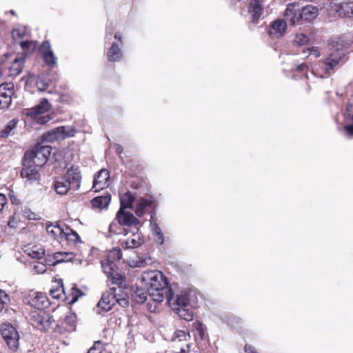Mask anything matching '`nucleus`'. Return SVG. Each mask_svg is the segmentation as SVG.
Here are the masks:
<instances>
[{
    "label": "nucleus",
    "mask_w": 353,
    "mask_h": 353,
    "mask_svg": "<svg viewBox=\"0 0 353 353\" xmlns=\"http://www.w3.org/2000/svg\"><path fill=\"white\" fill-rule=\"evenodd\" d=\"M165 290L167 301L181 319L187 321L193 319V309L197 305L196 292L193 289L181 291L175 294L172 288H148L150 296L156 302L163 301V290Z\"/></svg>",
    "instance_id": "f257e3e1"
},
{
    "label": "nucleus",
    "mask_w": 353,
    "mask_h": 353,
    "mask_svg": "<svg viewBox=\"0 0 353 353\" xmlns=\"http://www.w3.org/2000/svg\"><path fill=\"white\" fill-rule=\"evenodd\" d=\"M345 61V53L343 50L337 49L330 53L325 59L320 60L314 66L313 72L322 78L332 75Z\"/></svg>",
    "instance_id": "f03ea898"
},
{
    "label": "nucleus",
    "mask_w": 353,
    "mask_h": 353,
    "mask_svg": "<svg viewBox=\"0 0 353 353\" xmlns=\"http://www.w3.org/2000/svg\"><path fill=\"white\" fill-rule=\"evenodd\" d=\"M81 176L78 168L72 167L54 182V189L59 194H65L70 189L78 190L81 185Z\"/></svg>",
    "instance_id": "7ed1b4c3"
},
{
    "label": "nucleus",
    "mask_w": 353,
    "mask_h": 353,
    "mask_svg": "<svg viewBox=\"0 0 353 353\" xmlns=\"http://www.w3.org/2000/svg\"><path fill=\"white\" fill-rule=\"evenodd\" d=\"M51 108V104L46 99L32 108H27L23 111V115L34 120L37 123L44 125L52 119V116L47 113Z\"/></svg>",
    "instance_id": "20e7f679"
},
{
    "label": "nucleus",
    "mask_w": 353,
    "mask_h": 353,
    "mask_svg": "<svg viewBox=\"0 0 353 353\" xmlns=\"http://www.w3.org/2000/svg\"><path fill=\"white\" fill-rule=\"evenodd\" d=\"M51 147L38 143L32 150L26 151L24 158L33 163V164L42 167L47 162L51 154Z\"/></svg>",
    "instance_id": "39448f33"
},
{
    "label": "nucleus",
    "mask_w": 353,
    "mask_h": 353,
    "mask_svg": "<svg viewBox=\"0 0 353 353\" xmlns=\"http://www.w3.org/2000/svg\"><path fill=\"white\" fill-rule=\"evenodd\" d=\"M190 338L189 332L181 330H176L170 340L172 353H189L191 347L189 343Z\"/></svg>",
    "instance_id": "423d86ee"
},
{
    "label": "nucleus",
    "mask_w": 353,
    "mask_h": 353,
    "mask_svg": "<svg viewBox=\"0 0 353 353\" xmlns=\"http://www.w3.org/2000/svg\"><path fill=\"white\" fill-rule=\"evenodd\" d=\"M141 282L148 287H169L168 279L159 270L144 272L141 276Z\"/></svg>",
    "instance_id": "0eeeda50"
},
{
    "label": "nucleus",
    "mask_w": 353,
    "mask_h": 353,
    "mask_svg": "<svg viewBox=\"0 0 353 353\" xmlns=\"http://www.w3.org/2000/svg\"><path fill=\"white\" fill-rule=\"evenodd\" d=\"M50 294L54 299H63L70 305L74 304L83 295L79 288H52Z\"/></svg>",
    "instance_id": "6e6552de"
},
{
    "label": "nucleus",
    "mask_w": 353,
    "mask_h": 353,
    "mask_svg": "<svg viewBox=\"0 0 353 353\" xmlns=\"http://www.w3.org/2000/svg\"><path fill=\"white\" fill-rule=\"evenodd\" d=\"M101 268L112 284L121 287V285L125 282V277L119 272L114 263L105 259L101 261Z\"/></svg>",
    "instance_id": "1a4fd4ad"
},
{
    "label": "nucleus",
    "mask_w": 353,
    "mask_h": 353,
    "mask_svg": "<svg viewBox=\"0 0 353 353\" xmlns=\"http://www.w3.org/2000/svg\"><path fill=\"white\" fill-rule=\"evenodd\" d=\"M0 331L9 348L17 350L19 344V335L15 327L10 323H3Z\"/></svg>",
    "instance_id": "9d476101"
},
{
    "label": "nucleus",
    "mask_w": 353,
    "mask_h": 353,
    "mask_svg": "<svg viewBox=\"0 0 353 353\" xmlns=\"http://www.w3.org/2000/svg\"><path fill=\"white\" fill-rule=\"evenodd\" d=\"M114 39V41L111 44V46L108 48L106 53L107 59L110 62L119 61L123 57L121 50L123 42L121 34L118 32L115 33Z\"/></svg>",
    "instance_id": "9b49d317"
},
{
    "label": "nucleus",
    "mask_w": 353,
    "mask_h": 353,
    "mask_svg": "<svg viewBox=\"0 0 353 353\" xmlns=\"http://www.w3.org/2000/svg\"><path fill=\"white\" fill-rule=\"evenodd\" d=\"M23 166L21 171V176L23 179H26V182L32 183L39 179V168L37 166L26 158H23Z\"/></svg>",
    "instance_id": "f8f14e48"
},
{
    "label": "nucleus",
    "mask_w": 353,
    "mask_h": 353,
    "mask_svg": "<svg viewBox=\"0 0 353 353\" xmlns=\"http://www.w3.org/2000/svg\"><path fill=\"white\" fill-rule=\"evenodd\" d=\"M14 94V86L12 83H4L0 85L1 109H7L12 103Z\"/></svg>",
    "instance_id": "ddd939ff"
},
{
    "label": "nucleus",
    "mask_w": 353,
    "mask_h": 353,
    "mask_svg": "<svg viewBox=\"0 0 353 353\" xmlns=\"http://www.w3.org/2000/svg\"><path fill=\"white\" fill-rule=\"evenodd\" d=\"M285 19L291 26L301 24L303 19L301 18V9L296 2L288 5L285 10Z\"/></svg>",
    "instance_id": "4468645a"
},
{
    "label": "nucleus",
    "mask_w": 353,
    "mask_h": 353,
    "mask_svg": "<svg viewBox=\"0 0 353 353\" xmlns=\"http://www.w3.org/2000/svg\"><path fill=\"white\" fill-rule=\"evenodd\" d=\"M27 303L38 310H41L48 305V299L46 294L30 290L27 297Z\"/></svg>",
    "instance_id": "2eb2a0df"
},
{
    "label": "nucleus",
    "mask_w": 353,
    "mask_h": 353,
    "mask_svg": "<svg viewBox=\"0 0 353 353\" xmlns=\"http://www.w3.org/2000/svg\"><path fill=\"white\" fill-rule=\"evenodd\" d=\"M39 52L46 64L50 68L56 65L57 57L54 54L49 41H45L42 43L39 48Z\"/></svg>",
    "instance_id": "dca6fc26"
},
{
    "label": "nucleus",
    "mask_w": 353,
    "mask_h": 353,
    "mask_svg": "<svg viewBox=\"0 0 353 353\" xmlns=\"http://www.w3.org/2000/svg\"><path fill=\"white\" fill-rule=\"evenodd\" d=\"M116 220L122 225L137 227L139 221L131 212L119 209L116 215Z\"/></svg>",
    "instance_id": "f3484780"
},
{
    "label": "nucleus",
    "mask_w": 353,
    "mask_h": 353,
    "mask_svg": "<svg viewBox=\"0 0 353 353\" xmlns=\"http://www.w3.org/2000/svg\"><path fill=\"white\" fill-rule=\"evenodd\" d=\"M286 28V20L278 19L271 23L268 32L270 36L278 39L284 35Z\"/></svg>",
    "instance_id": "a211bd4d"
},
{
    "label": "nucleus",
    "mask_w": 353,
    "mask_h": 353,
    "mask_svg": "<svg viewBox=\"0 0 353 353\" xmlns=\"http://www.w3.org/2000/svg\"><path fill=\"white\" fill-rule=\"evenodd\" d=\"M110 174L105 169H102L95 175L92 188L97 192L108 186Z\"/></svg>",
    "instance_id": "6ab92c4d"
},
{
    "label": "nucleus",
    "mask_w": 353,
    "mask_h": 353,
    "mask_svg": "<svg viewBox=\"0 0 353 353\" xmlns=\"http://www.w3.org/2000/svg\"><path fill=\"white\" fill-rule=\"evenodd\" d=\"M26 54L16 56L12 61L10 65L8 67V75L10 77H17L19 75L24 66L26 61Z\"/></svg>",
    "instance_id": "aec40b11"
},
{
    "label": "nucleus",
    "mask_w": 353,
    "mask_h": 353,
    "mask_svg": "<svg viewBox=\"0 0 353 353\" xmlns=\"http://www.w3.org/2000/svg\"><path fill=\"white\" fill-rule=\"evenodd\" d=\"M135 231L132 232V234L128 239L121 241V245L123 248L126 249H132L138 248L140 246L143 241L141 236V234L139 233V229L137 227L134 228Z\"/></svg>",
    "instance_id": "412c9836"
},
{
    "label": "nucleus",
    "mask_w": 353,
    "mask_h": 353,
    "mask_svg": "<svg viewBox=\"0 0 353 353\" xmlns=\"http://www.w3.org/2000/svg\"><path fill=\"white\" fill-rule=\"evenodd\" d=\"M114 304V295L110 292H107L101 296L97 304V312L99 314L101 312H108L112 309Z\"/></svg>",
    "instance_id": "4be33fe9"
},
{
    "label": "nucleus",
    "mask_w": 353,
    "mask_h": 353,
    "mask_svg": "<svg viewBox=\"0 0 353 353\" xmlns=\"http://www.w3.org/2000/svg\"><path fill=\"white\" fill-rule=\"evenodd\" d=\"M30 320L32 325L38 329H44L48 325V315L41 310L33 312Z\"/></svg>",
    "instance_id": "5701e85b"
},
{
    "label": "nucleus",
    "mask_w": 353,
    "mask_h": 353,
    "mask_svg": "<svg viewBox=\"0 0 353 353\" xmlns=\"http://www.w3.org/2000/svg\"><path fill=\"white\" fill-rule=\"evenodd\" d=\"M332 10H334L340 17H353V1H344L340 4H338L336 7H334Z\"/></svg>",
    "instance_id": "b1692460"
},
{
    "label": "nucleus",
    "mask_w": 353,
    "mask_h": 353,
    "mask_svg": "<svg viewBox=\"0 0 353 353\" xmlns=\"http://www.w3.org/2000/svg\"><path fill=\"white\" fill-rule=\"evenodd\" d=\"M265 0H252L249 11L252 14V21L256 22L263 12Z\"/></svg>",
    "instance_id": "393cba45"
},
{
    "label": "nucleus",
    "mask_w": 353,
    "mask_h": 353,
    "mask_svg": "<svg viewBox=\"0 0 353 353\" xmlns=\"http://www.w3.org/2000/svg\"><path fill=\"white\" fill-rule=\"evenodd\" d=\"M157 205L152 200L141 198L137 201L135 214L137 216L141 217L145 213L148 208H156Z\"/></svg>",
    "instance_id": "a878e982"
},
{
    "label": "nucleus",
    "mask_w": 353,
    "mask_h": 353,
    "mask_svg": "<svg viewBox=\"0 0 353 353\" xmlns=\"http://www.w3.org/2000/svg\"><path fill=\"white\" fill-rule=\"evenodd\" d=\"M318 16V9L312 5H307L301 9V18L304 21H310Z\"/></svg>",
    "instance_id": "bb28decb"
},
{
    "label": "nucleus",
    "mask_w": 353,
    "mask_h": 353,
    "mask_svg": "<svg viewBox=\"0 0 353 353\" xmlns=\"http://www.w3.org/2000/svg\"><path fill=\"white\" fill-rule=\"evenodd\" d=\"M64 130L63 126L57 127L43 135V139L46 141L54 142L58 140L64 139L63 137V132Z\"/></svg>",
    "instance_id": "cd10ccee"
},
{
    "label": "nucleus",
    "mask_w": 353,
    "mask_h": 353,
    "mask_svg": "<svg viewBox=\"0 0 353 353\" xmlns=\"http://www.w3.org/2000/svg\"><path fill=\"white\" fill-rule=\"evenodd\" d=\"M46 231L48 234L52 236L54 239H59L62 237L64 234L65 236H68L69 233L68 232H65L63 228H61L59 225L53 224V223H48L46 225Z\"/></svg>",
    "instance_id": "c85d7f7f"
},
{
    "label": "nucleus",
    "mask_w": 353,
    "mask_h": 353,
    "mask_svg": "<svg viewBox=\"0 0 353 353\" xmlns=\"http://www.w3.org/2000/svg\"><path fill=\"white\" fill-rule=\"evenodd\" d=\"M152 219H153V215H151L150 227H151V230H152V234L154 236L156 243L159 245H163L165 241L164 235H163L160 227L159 226L158 223L152 221Z\"/></svg>",
    "instance_id": "c756f323"
},
{
    "label": "nucleus",
    "mask_w": 353,
    "mask_h": 353,
    "mask_svg": "<svg viewBox=\"0 0 353 353\" xmlns=\"http://www.w3.org/2000/svg\"><path fill=\"white\" fill-rule=\"evenodd\" d=\"M111 196L109 194L97 196L92 200V204L96 208H107L110 203Z\"/></svg>",
    "instance_id": "7c9ffc66"
},
{
    "label": "nucleus",
    "mask_w": 353,
    "mask_h": 353,
    "mask_svg": "<svg viewBox=\"0 0 353 353\" xmlns=\"http://www.w3.org/2000/svg\"><path fill=\"white\" fill-rule=\"evenodd\" d=\"M52 79L49 77L48 74H40L36 81V85L38 88V90L40 92H43L47 89V88L52 83Z\"/></svg>",
    "instance_id": "2f4dec72"
},
{
    "label": "nucleus",
    "mask_w": 353,
    "mask_h": 353,
    "mask_svg": "<svg viewBox=\"0 0 353 353\" xmlns=\"http://www.w3.org/2000/svg\"><path fill=\"white\" fill-rule=\"evenodd\" d=\"M134 199V196L130 192H127L120 198L121 206L119 209H132Z\"/></svg>",
    "instance_id": "473e14b6"
},
{
    "label": "nucleus",
    "mask_w": 353,
    "mask_h": 353,
    "mask_svg": "<svg viewBox=\"0 0 353 353\" xmlns=\"http://www.w3.org/2000/svg\"><path fill=\"white\" fill-rule=\"evenodd\" d=\"M122 226L123 225L116 219L113 221L109 225V236L111 237L114 235H119L121 234H124L125 235L128 234L127 230L123 228Z\"/></svg>",
    "instance_id": "72a5a7b5"
},
{
    "label": "nucleus",
    "mask_w": 353,
    "mask_h": 353,
    "mask_svg": "<svg viewBox=\"0 0 353 353\" xmlns=\"http://www.w3.org/2000/svg\"><path fill=\"white\" fill-rule=\"evenodd\" d=\"M75 255L73 252H59L54 254L55 262L54 263H60L63 262L72 261Z\"/></svg>",
    "instance_id": "f704fd0d"
},
{
    "label": "nucleus",
    "mask_w": 353,
    "mask_h": 353,
    "mask_svg": "<svg viewBox=\"0 0 353 353\" xmlns=\"http://www.w3.org/2000/svg\"><path fill=\"white\" fill-rule=\"evenodd\" d=\"M18 123V119H13L8 122L4 128L0 132V137L6 138L12 134V131L16 128Z\"/></svg>",
    "instance_id": "c9c22d12"
},
{
    "label": "nucleus",
    "mask_w": 353,
    "mask_h": 353,
    "mask_svg": "<svg viewBox=\"0 0 353 353\" xmlns=\"http://www.w3.org/2000/svg\"><path fill=\"white\" fill-rule=\"evenodd\" d=\"M28 254L32 259H41L45 254V250L41 247L34 246L27 250Z\"/></svg>",
    "instance_id": "e433bc0d"
},
{
    "label": "nucleus",
    "mask_w": 353,
    "mask_h": 353,
    "mask_svg": "<svg viewBox=\"0 0 353 353\" xmlns=\"http://www.w3.org/2000/svg\"><path fill=\"white\" fill-rule=\"evenodd\" d=\"M77 316L71 311L68 312L64 318V323L68 326V330H74L76 326Z\"/></svg>",
    "instance_id": "4c0bfd02"
},
{
    "label": "nucleus",
    "mask_w": 353,
    "mask_h": 353,
    "mask_svg": "<svg viewBox=\"0 0 353 353\" xmlns=\"http://www.w3.org/2000/svg\"><path fill=\"white\" fill-rule=\"evenodd\" d=\"M134 300L139 303H143L147 299L148 288H135Z\"/></svg>",
    "instance_id": "58836bf2"
},
{
    "label": "nucleus",
    "mask_w": 353,
    "mask_h": 353,
    "mask_svg": "<svg viewBox=\"0 0 353 353\" xmlns=\"http://www.w3.org/2000/svg\"><path fill=\"white\" fill-rule=\"evenodd\" d=\"M122 258L121 250L119 248H113L108 254L106 260L115 263V261L121 260Z\"/></svg>",
    "instance_id": "ea45409f"
},
{
    "label": "nucleus",
    "mask_w": 353,
    "mask_h": 353,
    "mask_svg": "<svg viewBox=\"0 0 353 353\" xmlns=\"http://www.w3.org/2000/svg\"><path fill=\"white\" fill-rule=\"evenodd\" d=\"M12 35L16 42H19L26 35V29L23 27L17 28L12 30Z\"/></svg>",
    "instance_id": "a19ab883"
},
{
    "label": "nucleus",
    "mask_w": 353,
    "mask_h": 353,
    "mask_svg": "<svg viewBox=\"0 0 353 353\" xmlns=\"http://www.w3.org/2000/svg\"><path fill=\"white\" fill-rule=\"evenodd\" d=\"M309 37L304 33H299L296 35L294 42L297 46H303L308 43Z\"/></svg>",
    "instance_id": "79ce46f5"
},
{
    "label": "nucleus",
    "mask_w": 353,
    "mask_h": 353,
    "mask_svg": "<svg viewBox=\"0 0 353 353\" xmlns=\"http://www.w3.org/2000/svg\"><path fill=\"white\" fill-rule=\"evenodd\" d=\"M122 298H119L118 295H114V302H117L121 307H125L129 304V297L127 294H123Z\"/></svg>",
    "instance_id": "37998d69"
},
{
    "label": "nucleus",
    "mask_w": 353,
    "mask_h": 353,
    "mask_svg": "<svg viewBox=\"0 0 353 353\" xmlns=\"http://www.w3.org/2000/svg\"><path fill=\"white\" fill-rule=\"evenodd\" d=\"M344 117L347 122L353 123V101L347 105Z\"/></svg>",
    "instance_id": "c03bdc74"
},
{
    "label": "nucleus",
    "mask_w": 353,
    "mask_h": 353,
    "mask_svg": "<svg viewBox=\"0 0 353 353\" xmlns=\"http://www.w3.org/2000/svg\"><path fill=\"white\" fill-rule=\"evenodd\" d=\"M64 132H63V137L64 139L66 138L73 137L77 132V130L72 126H63Z\"/></svg>",
    "instance_id": "a18cd8bd"
},
{
    "label": "nucleus",
    "mask_w": 353,
    "mask_h": 353,
    "mask_svg": "<svg viewBox=\"0 0 353 353\" xmlns=\"http://www.w3.org/2000/svg\"><path fill=\"white\" fill-rule=\"evenodd\" d=\"M32 269L38 274H43L46 271L47 266L43 263L37 261L33 265Z\"/></svg>",
    "instance_id": "49530a36"
},
{
    "label": "nucleus",
    "mask_w": 353,
    "mask_h": 353,
    "mask_svg": "<svg viewBox=\"0 0 353 353\" xmlns=\"http://www.w3.org/2000/svg\"><path fill=\"white\" fill-rule=\"evenodd\" d=\"M193 325H194L195 330L197 331L199 335L200 336V337L202 339H203L204 337L205 336V327H204L203 325L202 324V323H201L199 321H196Z\"/></svg>",
    "instance_id": "de8ad7c7"
},
{
    "label": "nucleus",
    "mask_w": 353,
    "mask_h": 353,
    "mask_svg": "<svg viewBox=\"0 0 353 353\" xmlns=\"http://www.w3.org/2000/svg\"><path fill=\"white\" fill-rule=\"evenodd\" d=\"M8 301V294L0 288V312L3 310L4 304Z\"/></svg>",
    "instance_id": "09e8293b"
},
{
    "label": "nucleus",
    "mask_w": 353,
    "mask_h": 353,
    "mask_svg": "<svg viewBox=\"0 0 353 353\" xmlns=\"http://www.w3.org/2000/svg\"><path fill=\"white\" fill-rule=\"evenodd\" d=\"M344 130L346 132V134L351 137V138H353V123L352 124H349V125H346L345 127H344Z\"/></svg>",
    "instance_id": "8fccbe9b"
},
{
    "label": "nucleus",
    "mask_w": 353,
    "mask_h": 353,
    "mask_svg": "<svg viewBox=\"0 0 353 353\" xmlns=\"http://www.w3.org/2000/svg\"><path fill=\"white\" fill-rule=\"evenodd\" d=\"M121 290L122 288H110V293H112V295H118L119 298H122V295L126 293Z\"/></svg>",
    "instance_id": "3c124183"
},
{
    "label": "nucleus",
    "mask_w": 353,
    "mask_h": 353,
    "mask_svg": "<svg viewBox=\"0 0 353 353\" xmlns=\"http://www.w3.org/2000/svg\"><path fill=\"white\" fill-rule=\"evenodd\" d=\"M244 351L245 353H258L256 348L250 344H245L244 347Z\"/></svg>",
    "instance_id": "603ef678"
},
{
    "label": "nucleus",
    "mask_w": 353,
    "mask_h": 353,
    "mask_svg": "<svg viewBox=\"0 0 353 353\" xmlns=\"http://www.w3.org/2000/svg\"><path fill=\"white\" fill-rule=\"evenodd\" d=\"M310 51V54L314 55L315 57H319L321 55L320 51L317 47H312L311 48H308Z\"/></svg>",
    "instance_id": "864d4df0"
},
{
    "label": "nucleus",
    "mask_w": 353,
    "mask_h": 353,
    "mask_svg": "<svg viewBox=\"0 0 353 353\" xmlns=\"http://www.w3.org/2000/svg\"><path fill=\"white\" fill-rule=\"evenodd\" d=\"M6 203V198L4 194H0V212L3 209L4 205Z\"/></svg>",
    "instance_id": "5fc2aeb1"
},
{
    "label": "nucleus",
    "mask_w": 353,
    "mask_h": 353,
    "mask_svg": "<svg viewBox=\"0 0 353 353\" xmlns=\"http://www.w3.org/2000/svg\"><path fill=\"white\" fill-rule=\"evenodd\" d=\"M113 34L112 28L110 27H107L105 32V39L106 41L111 39L112 35Z\"/></svg>",
    "instance_id": "6e6d98bb"
},
{
    "label": "nucleus",
    "mask_w": 353,
    "mask_h": 353,
    "mask_svg": "<svg viewBox=\"0 0 353 353\" xmlns=\"http://www.w3.org/2000/svg\"><path fill=\"white\" fill-rule=\"evenodd\" d=\"M296 70L298 72H304L305 71L307 70V65L305 63H301V64H299V65H298L296 66Z\"/></svg>",
    "instance_id": "4d7b16f0"
},
{
    "label": "nucleus",
    "mask_w": 353,
    "mask_h": 353,
    "mask_svg": "<svg viewBox=\"0 0 353 353\" xmlns=\"http://www.w3.org/2000/svg\"><path fill=\"white\" fill-rule=\"evenodd\" d=\"M21 46L23 49H26L29 48L30 42L26 41H21L20 42Z\"/></svg>",
    "instance_id": "13d9d810"
},
{
    "label": "nucleus",
    "mask_w": 353,
    "mask_h": 353,
    "mask_svg": "<svg viewBox=\"0 0 353 353\" xmlns=\"http://www.w3.org/2000/svg\"><path fill=\"white\" fill-rule=\"evenodd\" d=\"M88 353H101V352L100 350L94 346L88 350Z\"/></svg>",
    "instance_id": "bf43d9fd"
},
{
    "label": "nucleus",
    "mask_w": 353,
    "mask_h": 353,
    "mask_svg": "<svg viewBox=\"0 0 353 353\" xmlns=\"http://www.w3.org/2000/svg\"><path fill=\"white\" fill-rule=\"evenodd\" d=\"M115 152L119 154H121L123 152V147L120 145H116Z\"/></svg>",
    "instance_id": "052dcab7"
},
{
    "label": "nucleus",
    "mask_w": 353,
    "mask_h": 353,
    "mask_svg": "<svg viewBox=\"0 0 353 353\" xmlns=\"http://www.w3.org/2000/svg\"><path fill=\"white\" fill-rule=\"evenodd\" d=\"M67 230H69L70 232H71L72 235H73L75 237L76 241H78L79 240L80 237L76 232L72 231V230H70L69 228H67Z\"/></svg>",
    "instance_id": "680f3d73"
},
{
    "label": "nucleus",
    "mask_w": 353,
    "mask_h": 353,
    "mask_svg": "<svg viewBox=\"0 0 353 353\" xmlns=\"http://www.w3.org/2000/svg\"><path fill=\"white\" fill-rule=\"evenodd\" d=\"M34 79V76L32 75V74H30L29 75V78L28 79V81L29 82H32L33 81V79Z\"/></svg>",
    "instance_id": "e2e57ef3"
},
{
    "label": "nucleus",
    "mask_w": 353,
    "mask_h": 353,
    "mask_svg": "<svg viewBox=\"0 0 353 353\" xmlns=\"http://www.w3.org/2000/svg\"><path fill=\"white\" fill-rule=\"evenodd\" d=\"M81 262H82V260H81V259H75V260L74 261V263H76V264H79V265H80V264L81 263Z\"/></svg>",
    "instance_id": "0e129e2a"
},
{
    "label": "nucleus",
    "mask_w": 353,
    "mask_h": 353,
    "mask_svg": "<svg viewBox=\"0 0 353 353\" xmlns=\"http://www.w3.org/2000/svg\"><path fill=\"white\" fill-rule=\"evenodd\" d=\"M60 287L63 288V283L61 280L60 281Z\"/></svg>",
    "instance_id": "69168bd1"
},
{
    "label": "nucleus",
    "mask_w": 353,
    "mask_h": 353,
    "mask_svg": "<svg viewBox=\"0 0 353 353\" xmlns=\"http://www.w3.org/2000/svg\"><path fill=\"white\" fill-rule=\"evenodd\" d=\"M10 12H11V14H14V11H13V10H11V11H10Z\"/></svg>",
    "instance_id": "338daca9"
}]
</instances>
